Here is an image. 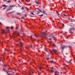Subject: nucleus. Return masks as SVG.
<instances>
[{
    "instance_id": "obj_1",
    "label": "nucleus",
    "mask_w": 75,
    "mask_h": 75,
    "mask_svg": "<svg viewBox=\"0 0 75 75\" xmlns=\"http://www.w3.org/2000/svg\"><path fill=\"white\" fill-rule=\"evenodd\" d=\"M6 30L7 31L6 32V33H10V30H9V28H11H11H13V27H11V28H10V27H6Z\"/></svg>"
},
{
    "instance_id": "obj_2",
    "label": "nucleus",
    "mask_w": 75,
    "mask_h": 75,
    "mask_svg": "<svg viewBox=\"0 0 75 75\" xmlns=\"http://www.w3.org/2000/svg\"><path fill=\"white\" fill-rule=\"evenodd\" d=\"M19 44H20V45H21V47L20 48V49L21 50H21H22V48H23V44L21 42H20Z\"/></svg>"
},
{
    "instance_id": "obj_3",
    "label": "nucleus",
    "mask_w": 75,
    "mask_h": 75,
    "mask_svg": "<svg viewBox=\"0 0 75 75\" xmlns=\"http://www.w3.org/2000/svg\"><path fill=\"white\" fill-rule=\"evenodd\" d=\"M65 48H67V46H64L62 47V50H64Z\"/></svg>"
},
{
    "instance_id": "obj_4",
    "label": "nucleus",
    "mask_w": 75,
    "mask_h": 75,
    "mask_svg": "<svg viewBox=\"0 0 75 75\" xmlns=\"http://www.w3.org/2000/svg\"><path fill=\"white\" fill-rule=\"evenodd\" d=\"M42 36L43 37H45V35H46V34L45 32H43L42 33Z\"/></svg>"
},
{
    "instance_id": "obj_5",
    "label": "nucleus",
    "mask_w": 75,
    "mask_h": 75,
    "mask_svg": "<svg viewBox=\"0 0 75 75\" xmlns=\"http://www.w3.org/2000/svg\"><path fill=\"white\" fill-rule=\"evenodd\" d=\"M21 33V30H20V31L18 32V33L17 34V35H20V34Z\"/></svg>"
},
{
    "instance_id": "obj_6",
    "label": "nucleus",
    "mask_w": 75,
    "mask_h": 75,
    "mask_svg": "<svg viewBox=\"0 0 75 75\" xmlns=\"http://www.w3.org/2000/svg\"><path fill=\"white\" fill-rule=\"evenodd\" d=\"M4 32H5V30H3V31H1V33H2V34H5Z\"/></svg>"
},
{
    "instance_id": "obj_7",
    "label": "nucleus",
    "mask_w": 75,
    "mask_h": 75,
    "mask_svg": "<svg viewBox=\"0 0 75 75\" xmlns=\"http://www.w3.org/2000/svg\"><path fill=\"white\" fill-rule=\"evenodd\" d=\"M52 51H54V53H55V54H56V52H57V50H55L54 49H53L52 50Z\"/></svg>"
},
{
    "instance_id": "obj_8",
    "label": "nucleus",
    "mask_w": 75,
    "mask_h": 75,
    "mask_svg": "<svg viewBox=\"0 0 75 75\" xmlns=\"http://www.w3.org/2000/svg\"><path fill=\"white\" fill-rule=\"evenodd\" d=\"M11 10V8H9L6 10V11H9V10Z\"/></svg>"
},
{
    "instance_id": "obj_9",
    "label": "nucleus",
    "mask_w": 75,
    "mask_h": 75,
    "mask_svg": "<svg viewBox=\"0 0 75 75\" xmlns=\"http://www.w3.org/2000/svg\"><path fill=\"white\" fill-rule=\"evenodd\" d=\"M42 13H43L44 14H45L46 15H47V14L45 13V11H44V10L43 11Z\"/></svg>"
},
{
    "instance_id": "obj_10",
    "label": "nucleus",
    "mask_w": 75,
    "mask_h": 75,
    "mask_svg": "<svg viewBox=\"0 0 75 75\" xmlns=\"http://www.w3.org/2000/svg\"><path fill=\"white\" fill-rule=\"evenodd\" d=\"M15 7V5L10 6L9 7Z\"/></svg>"
},
{
    "instance_id": "obj_11",
    "label": "nucleus",
    "mask_w": 75,
    "mask_h": 75,
    "mask_svg": "<svg viewBox=\"0 0 75 75\" xmlns=\"http://www.w3.org/2000/svg\"><path fill=\"white\" fill-rule=\"evenodd\" d=\"M2 6H3L4 7H7L8 6H6L5 5H3Z\"/></svg>"
},
{
    "instance_id": "obj_12",
    "label": "nucleus",
    "mask_w": 75,
    "mask_h": 75,
    "mask_svg": "<svg viewBox=\"0 0 75 75\" xmlns=\"http://www.w3.org/2000/svg\"><path fill=\"white\" fill-rule=\"evenodd\" d=\"M21 10H23V9H24V6H22V8H21Z\"/></svg>"
},
{
    "instance_id": "obj_13",
    "label": "nucleus",
    "mask_w": 75,
    "mask_h": 75,
    "mask_svg": "<svg viewBox=\"0 0 75 75\" xmlns=\"http://www.w3.org/2000/svg\"><path fill=\"white\" fill-rule=\"evenodd\" d=\"M38 10L40 12H42V11L41 10H40V8H38Z\"/></svg>"
},
{
    "instance_id": "obj_14",
    "label": "nucleus",
    "mask_w": 75,
    "mask_h": 75,
    "mask_svg": "<svg viewBox=\"0 0 75 75\" xmlns=\"http://www.w3.org/2000/svg\"><path fill=\"white\" fill-rule=\"evenodd\" d=\"M13 13V12H9L8 13V14H12V13Z\"/></svg>"
},
{
    "instance_id": "obj_15",
    "label": "nucleus",
    "mask_w": 75,
    "mask_h": 75,
    "mask_svg": "<svg viewBox=\"0 0 75 75\" xmlns=\"http://www.w3.org/2000/svg\"><path fill=\"white\" fill-rule=\"evenodd\" d=\"M5 50L7 52H8L9 51L8 50H7V49H5Z\"/></svg>"
},
{
    "instance_id": "obj_16",
    "label": "nucleus",
    "mask_w": 75,
    "mask_h": 75,
    "mask_svg": "<svg viewBox=\"0 0 75 75\" xmlns=\"http://www.w3.org/2000/svg\"><path fill=\"white\" fill-rule=\"evenodd\" d=\"M53 46H54L55 47H56V46L55 45V44L53 43Z\"/></svg>"
},
{
    "instance_id": "obj_17",
    "label": "nucleus",
    "mask_w": 75,
    "mask_h": 75,
    "mask_svg": "<svg viewBox=\"0 0 75 75\" xmlns=\"http://www.w3.org/2000/svg\"><path fill=\"white\" fill-rule=\"evenodd\" d=\"M35 3H36V4H38V2H37V1H35Z\"/></svg>"
},
{
    "instance_id": "obj_18",
    "label": "nucleus",
    "mask_w": 75,
    "mask_h": 75,
    "mask_svg": "<svg viewBox=\"0 0 75 75\" xmlns=\"http://www.w3.org/2000/svg\"><path fill=\"white\" fill-rule=\"evenodd\" d=\"M40 14V12L37 11V14Z\"/></svg>"
},
{
    "instance_id": "obj_19",
    "label": "nucleus",
    "mask_w": 75,
    "mask_h": 75,
    "mask_svg": "<svg viewBox=\"0 0 75 75\" xmlns=\"http://www.w3.org/2000/svg\"><path fill=\"white\" fill-rule=\"evenodd\" d=\"M7 3H10V2H11V0L7 1Z\"/></svg>"
},
{
    "instance_id": "obj_20",
    "label": "nucleus",
    "mask_w": 75,
    "mask_h": 75,
    "mask_svg": "<svg viewBox=\"0 0 75 75\" xmlns=\"http://www.w3.org/2000/svg\"><path fill=\"white\" fill-rule=\"evenodd\" d=\"M39 16H41V17H42V16H44V15L43 14H41V15H39Z\"/></svg>"
},
{
    "instance_id": "obj_21",
    "label": "nucleus",
    "mask_w": 75,
    "mask_h": 75,
    "mask_svg": "<svg viewBox=\"0 0 75 75\" xmlns=\"http://www.w3.org/2000/svg\"><path fill=\"white\" fill-rule=\"evenodd\" d=\"M22 19H24V16H23L21 17Z\"/></svg>"
},
{
    "instance_id": "obj_22",
    "label": "nucleus",
    "mask_w": 75,
    "mask_h": 75,
    "mask_svg": "<svg viewBox=\"0 0 75 75\" xmlns=\"http://www.w3.org/2000/svg\"><path fill=\"white\" fill-rule=\"evenodd\" d=\"M68 63L69 64H71V60H70V62H68Z\"/></svg>"
},
{
    "instance_id": "obj_23",
    "label": "nucleus",
    "mask_w": 75,
    "mask_h": 75,
    "mask_svg": "<svg viewBox=\"0 0 75 75\" xmlns=\"http://www.w3.org/2000/svg\"><path fill=\"white\" fill-rule=\"evenodd\" d=\"M50 71L51 72H52V73H53V72H54V71H52L50 70Z\"/></svg>"
},
{
    "instance_id": "obj_24",
    "label": "nucleus",
    "mask_w": 75,
    "mask_h": 75,
    "mask_svg": "<svg viewBox=\"0 0 75 75\" xmlns=\"http://www.w3.org/2000/svg\"><path fill=\"white\" fill-rule=\"evenodd\" d=\"M49 40H50V41H51V40H52V38H50L49 39Z\"/></svg>"
},
{
    "instance_id": "obj_25",
    "label": "nucleus",
    "mask_w": 75,
    "mask_h": 75,
    "mask_svg": "<svg viewBox=\"0 0 75 75\" xmlns=\"http://www.w3.org/2000/svg\"><path fill=\"white\" fill-rule=\"evenodd\" d=\"M39 69H40V71H41V68L40 67Z\"/></svg>"
},
{
    "instance_id": "obj_26",
    "label": "nucleus",
    "mask_w": 75,
    "mask_h": 75,
    "mask_svg": "<svg viewBox=\"0 0 75 75\" xmlns=\"http://www.w3.org/2000/svg\"><path fill=\"white\" fill-rule=\"evenodd\" d=\"M55 73H59V72H58V71H56L55 72Z\"/></svg>"
},
{
    "instance_id": "obj_27",
    "label": "nucleus",
    "mask_w": 75,
    "mask_h": 75,
    "mask_svg": "<svg viewBox=\"0 0 75 75\" xmlns=\"http://www.w3.org/2000/svg\"><path fill=\"white\" fill-rule=\"evenodd\" d=\"M7 75H11V74H8V73H7Z\"/></svg>"
},
{
    "instance_id": "obj_28",
    "label": "nucleus",
    "mask_w": 75,
    "mask_h": 75,
    "mask_svg": "<svg viewBox=\"0 0 75 75\" xmlns=\"http://www.w3.org/2000/svg\"><path fill=\"white\" fill-rule=\"evenodd\" d=\"M26 10H29L28 9V8L27 7H26Z\"/></svg>"
},
{
    "instance_id": "obj_29",
    "label": "nucleus",
    "mask_w": 75,
    "mask_h": 75,
    "mask_svg": "<svg viewBox=\"0 0 75 75\" xmlns=\"http://www.w3.org/2000/svg\"><path fill=\"white\" fill-rule=\"evenodd\" d=\"M18 28V27H17L16 28V30H17Z\"/></svg>"
},
{
    "instance_id": "obj_30",
    "label": "nucleus",
    "mask_w": 75,
    "mask_h": 75,
    "mask_svg": "<svg viewBox=\"0 0 75 75\" xmlns=\"http://www.w3.org/2000/svg\"><path fill=\"white\" fill-rule=\"evenodd\" d=\"M31 14H32V15H34V14L33 13V12H32L31 13Z\"/></svg>"
},
{
    "instance_id": "obj_31",
    "label": "nucleus",
    "mask_w": 75,
    "mask_h": 75,
    "mask_svg": "<svg viewBox=\"0 0 75 75\" xmlns=\"http://www.w3.org/2000/svg\"><path fill=\"white\" fill-rule=\"evenodd\" d=\"M50 62H51V63H53V60H52Z\"/></svg>"
},
{
    "instance_id": "obj_32",
    "label": "nucleus",
    "mask_w": 75,
    "mask_h": 75,
    "mask_svg": "<svg viewBox=\"0 0 75 75\" xmlns=\"http://www.w3.org/2000/svg\"><path fill=\"white\" fill-rule=\"evenodd\" d=\"M24 37H25V36H24V34L23 35V36L22 37V38H23Z\"/></svg>"
},
{
    "instance_id": "obj_33",
    "label": "nucleus",
    "mask_w": 75,
    "mask_h": 75,
    "mask_svg": "<svg viewBox=\"0 0 75 75\" xmlns=\"http://www.w3.org/2000/svg\"><path fill=\"white\" fill-rule=\"evenodd\" d=\"M30 48H33V46L31 45H30Z\"/></svg>"
},
{
    "instance_id": "obj_34",
    "label": "nucleus",
    "mask_w": 75,
    "mask_h": 75,
    "mask_svg": "<svg viewBox=\"0 0 75 75\" xmlns=\"http://www.w3.org/2000/svg\"><path fill=\"white\" fill-rule=\"evenodd\" d=\"M71 30H72V28L70 29L69 30V32H71Z\"/></svg>"
},
{
    "instance_id": "obj_35",
    "label": "nucleus",
    "mask_w": 75,
    "mask_h": 75,
    "mask_svg": "<svg viewBox=\"0 0 75 75\" xmlns=\"http://www.w3.org/2000/svg\"><path fill=\"white\" fill-rule=\"evenodd\" d=\"M47 60H49V59H50L49 58H47Z\"/></svg>"
},
{
    "instance_id": "obj_36",
    "label": "nucleus",
    "mask_w": 75,
    "mask_h": 75,
    "mask_svg": "<svg viewBox=\"0 0 75 75\" xmlns=\"http://www.w3.org/2000/svg\"><path fill=\"white\" fill-rule=\"evenodd\" d=\"M35 37H36V38H37L38 37V36H37L36 35H35Z\"/></svg>"
},
{
    "instance_id": "obj_37",
    "label": "nucleus",
    "mask_w": 75,
    "mask_h": 75,
    "mask_svg": "<svg viewBox=\"0 0 75 75\" xmlns=\"http://www.w3.org/2000/svg\"><path fill=\"white\" fill-rule=\"evenodd\" d=\"M6 8H4L3 9V10H4V9H6Z\"/></svg>"
},
{
    "instance_id": "obj_38",
    "label": "nucleus",
    "mask_w": 75,
    "mask_h": 75,
    "mask_svg": "<svg viewBox=\"0 0 75 75\" xmlns=\"http://www.w3.org/2000/svg\"><path fill=\"white\" fill-rule=\"evenodd\" d=\"M28 1H29V0H26V2H28Z\"/></svg>"
},
{
    "instance_id": "obj_39",
    "label": "nucleus",
    "mask_w": 75,
    "mask_h": 75,
    "mask_svg": "<svg viewBox=\"0 0 75 75\" xmlns=\"http://www.w3.org/2000/svg\"><path fill=\"white\" fill-rule=\"evenodd\" d=\"M69 48H71V47L69 46Z\"/></svg>"
},
{
    "instance_id": "obj_40",
    "label": "nucleus",
    "mask_w": 75,
    "mask_h": 75,
    "mask_svg": "<svg viewBox=\"0 0 75 75\" xmlns=\"http://www.w3.org/2000/svg\"><path fill=\"white\" fill-rule=\"evenodd\" d=\"M4 67H6V66H7V65H5V64H4Z\"/></svg>"
},
{
    "instance_id": "obj_41",
    "label": "nucleus",
    "mask_w": 75,
    "mask_h": 75,
    "mask_svg": "<svg viewBox=\"0 0 75 75\" xmlns=\"http://www.w3.org/2000/svg\"><path fill=\"white\" fill-rule=\"evenodd\" d=\"M62 26H63V27H64V24H62Z\"/></svg>"
},
{
    "instance_id": "obj_42",
    "label": "nucleus",
    "mask_w": 75,
    "mask_h": 75,
    "mask_svg": "<svg viewBox=\"0 0 75 75\" xmlns=\"http://www.w3.org/2000/svg\"><path fill=\"white\" fill-rule=\"evenodd\" d=\"M19 14H20V13H17V15H19Z\"/></svg>"
},
{
    "instance_id": "obj_43",
    "label": "nucleus",
    "mask_w": 75,
    "mask_h": 75,
    "mask_svg": "<svg viewBox=\"0 0 75 75\" xmlns=\"http://www.w3.org/2000/svg\"><path fill=\"white\" fill-rule=\"evenodd\" d=\"M64 69H65L66 70H67V69L65 67H64Z\"/></svg>"
},
{
    "instance_id": "obj_44",
    "label": "nucleus",
    "mask_w": 75,
    "mask_h": 75,
    "mask_svg": "<svg viewBox=\"0 0 75 75\" xmlns=\"http://www.w3.org/2000/svg\"><path fill=\"white\" fill-rule=\"evenodd\" d=\"M52 71H53V72H54V70H53L52 69Z\"/></svg>"
},
{
    "instance_id": "obj_45",
    "label": "nucleus",
    "mask_w": 75,
    "mask_h": 75,
    "mask_svg": "<svg viewBox=\"0 0 75 75\" xmlns=\"http://www.w3.org/2000/svg\"><path fill=\"white\" fill-rule=\"evenodd\" d=\"M72 29H73V31L75 30V29H74V28H73Z\"/></svg>"
},
{
    "instance_id": "obj_46",
    "label": "nucleus",
    "mask_w": 75,
    "mask_h": 75,
    "mask_svg": "<svg viewBox=\"0 0 75 75\" xmlns=\"http://www.w3.org/2000/svg\"><path fill=\"white\" fill-rule=\"evenodd\" d=\"M31 38H33V35H31V37H30Z\"/></svg>"
},
{
    "instance_id": "obj_47",
    "label": "nucleus",
    "mask_w": 75,
    "mask_h": 75,
    "mask_svg": "<svg viewBox=\"0 0 75 75\" xmlns=\"http://www.w3.org/2000/svg\"><path fill=\"white\" fill-rule=\"evenodd\" d=\"M30 17H33V16H30Z\"/></svg>"
},
{
    "instance_id": "obj_48",
    "label": "nucleus",
    "mask_w": 75,
    "mask_h": 75,
    "mask_svg": "<svg viewBox=\"0 0 75 75\" xmlns=\"http://www.w3.org/2000/svg\"><path fill=\"white\" fill-rule=\"evenodd\" d=\"M48 54L49 55H50V53L48 52Z\"/></svg>"
},
{
    "instance_id": "obj_49",
    "label": "nucleus",
    "mask_w": 75,
    "mask_h": 75,
    "mask_svg": "<svg viewBox=\"0 0 75 75\" xmlns=\"http://www.w3.org/2000/svg\"><path fill=\"white\" fill-rule=\"evenodd\" d=\"M45 51H46V52H48V51H47V50H45Z\"/></svg>"
},
{
    "instance_id": "obj_50",
    "label": "nucleus",
    "mask_w": 75,
    "mask_h": 75,
    "mask_svg": "<svg viewBox=\"0 0 75 75\" xmlns=\"http://www.w3.org/2000/svg\"><path fill=\"white\" fill-rule=\"evenodd\" d=\"M38 75H40V73L39 72V73H38Z\"/></svg>"
},
{
    "instance_id": "obj_51",
    "label": "nucleus",
    "mask_w": 75,
    "mask_h": 75,
    "mask_svg": "<svg viewBox=\"0 0 75 75\" xmlns=\"http://www.w3.org/2000/svg\"><path fill=\"white\" fill-rule=\"evenodd\" d=\"M68 20H71V19H70V18H68Z\"/></svg>"
},
{
    "instance_id": "obj_52",
    "label": "nucleus",
    "mask_w": 75,
    "mask_h": 75,
    "mask_svg": "<svg viewBox=\"0 0 75 75\" xmlns=\"http://www.w3.org/2000/svg\"><path fill=\"white\" fill-rule=\"evenodd\" d=\"M18 6H19L20 7V5L19 4H18Z\"/></svg>"
},
{
    "instance_id": "obj_53",
    "label": "nucleus",
    "mask_w": 75,
    "mask_h": 75,
    "mask_svg": "<svg viewBox=\"0 0 75 75\" xmlns=\"http://www.w3.org/2000/svg\"><path fill=\"white\" fill-rule=\"evenodd\" d=\"M54 38V36H52V38Z\"/></svg>"
},
{
    "instance_id": "obj_54",
    "label": "nucleus",
    "mask_w": 75,
    "mask_h": 75,
    "mask_svg": "<svg viewBox=\"0 0 75 75\" xmlns=\"http://www.w3.org/2000/svg\"><path fill=\"white\" fill-rule=\"evenodd\" d=\"M25 17H27V15H25Z\"/></svg>"
},
{
    "instance_id": "obj_55",
    "label": "nucleus",
    "mask_w": 75,
    "mask_h": 75,
    "mask_svg": "<svg viewBox=\"0 0 75 75\" xmlns=\"http://www.w3.org/2000/svg\"><path fill=\"white\" fill-rule=\"evenodd\" d=\"M8 71L9 72H12L11 71H9V70H8Z\"/></svg>"
},
{
    "instance_id": "obj_56",
    "label": "nucleus",
    "mask_w": 75,
    "mask_h": 75,
    "mask_svg": "<svg viewBox=\"0 0 75 75\" xmlns=\"http://www.w3.org/2000/svg\"><path fill=\"white\" fill-rule=\"evenodd\" d=\"M0 24H2V23L0 22Z\"/></svg>"
},
{
    "instance_id": "obj_57",
    "label": "nucleus",
    "mask_w": 75,
    "mask_h": 75,
    "mask_svg": "<svg viewBox=\"0 0 75 75\" xmlns=\"http://www.w3.org/2000/svg\"><path fill=\"white\" fill-rule=\"evenodd\" d=\"M63 16H66V15H65V14H64L63 15Z\"/></svg>"
},
{
    "instance_id": "obj_58",
    "label": "nucleus",
    "mask_w": 75,
    "mask_h": 75,
    "mask_svg": "<svg viewBox=\"0 0 75 75\" xmlns=\"http://www.w3.org/2000/svg\"><path fill=\"white\" fill-rule=\"evenodd\" d=\"M12 73H14V72H13V71H12Z\"/></svg>"
},
{
    "instance_id": "obj_59",
    "label": "nucleus",
    "mask_w": 75,
    "mask_h": 75,
    "mask_svg": "<svg viewBox=\"0 0 75 75\" xmlns=\"http://www.w3.org/2000/svg\"><path fill=\"white\" fill-rule=\"evenodd\" d=\"M65 33H66V34H67V32H65Z\"/></svg>"
},
{
    "instance_id": "obj_60",
    "label": "nucleus",
    "mask_w": 75,
    "mask_h": 75,
    "mask_svg": "<svg viewBox=\"0 0 75 75\" xmlns=\"http://www.w3.org/2000/svg\"><path fill=\"white\" fill-rule=\"evenodd\" d=\"M57 15H59V13H57Z\"/></svg>"
},
{
    "instance_id": "obj_61",
    "label": "nucleus",
    "mask_w": 75,
    "mask_h": 75,
    "mask_svg": "<svg viewBox=\"0 0 75 75\" xmlns=\"http://www.w3.org/2000/svg\"><path fill=\"white\" fill-rule=\"evenodd\" d=\"M4 1H7V0H4Z\"/></svg>"
},
{
    "instance_id": "obj_62",
    "label": "nucleus",
    "mask_w": 75,
    "mask_h": 75,
    "mask_svg": "<svg viewBox=\"0 0 75 75\" xmlns=\"http://www.w3.org/2000/svg\"><path fill=\"white\" fill-rule=\"evenodd\" d=\"M3 70H4V71H5V69H3Z\"/></svg>"
},
{
    "instance_id": "obj_63",
    "label": "nucleus",
    "mask_w": 75,
    "mask_h": 75,
    "mask_svg": "<svg viewBox=\"0 0 75 75\" xmlns=\"http://www.w3.org/2000/svg\"><path fill=\"white\" fill-rule=\"evenodd\" d=\"M6 72H7V73H8V72L7 71H6Z\"/></svg>"
},
{
    "instance_id": "obj_64",
    "label": "nucleus",
    "mask_w": 75,
    "mask_h": 75,
    "mask_svg": "<svg viewBox=\"0 0 75 75\" xmlns=\"http://www.w3.org/2000/svg\"><path fill=\"white\" fill-rule=\"evenodd\" d=\"M55 75H58L56 74H55Z\"/></svg>"
}]
</instances>
